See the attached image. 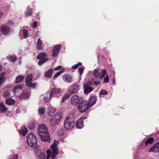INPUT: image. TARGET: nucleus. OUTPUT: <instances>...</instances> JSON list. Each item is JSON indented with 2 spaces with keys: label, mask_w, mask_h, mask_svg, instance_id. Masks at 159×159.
<instances>
[{
  "label": "nucleus",
  "mask_w": 159,
  "mask_h": 159,
  "mask_svg": "<svg viewBox=\"0 0 159 159\" xmlns=\"http://www.w3.org/2000/svg\"><path fill=\"white\" fill-rule=\"evenodd\" d=\"M2 67L0 66V71L1 70ZM4 73H2L0 74V85L2 84L3 82L4 81Z\"/></svg>",
  "instance_id": "393cba45"
},
{
  "label": "nucleus",
  "mask_w": 159,
  "mask_h": 159,
  "mask_svg": "<svg viewBox=\"0 0 159 159\" xmlns=\"http://www.w3.org/2000/svg\"><path fill=\"white\" fill-rule=\"evenodd\" d=\"M32 10L31 9H28V10L25 13V15L26 16H28L31 15L32 14Z\"/></svg>",
  "instance_id": "58836bf2"
},
{
  "label": "nucleus",
  "mask_w": 159,
  "mask_h": 159,
  "mask_svg": "<svg viewBox=\"0 0 159 159\" xmlns=\"http://www.w3.org/2000/svg\"><path fill=\"white\" fill-rule=\"evenodd\" d=\"M80 89V86L77 84H73L69 87L68 91L70 93H76Z\"/></svg>",
  "instance_id": "1a4fd4ad"
},
{
  "label": "nucleus",
  "mask_w": 159,
  "mask_h": 159,
  "mask_svg": "<svg viewBox=\"0 0 159 159\" xmlns=\"http://www.w3.org/2000/svg\"><path fill=\"white\" fill-rule=\"evenodd\" d=\"M1 29L2 32L4 34H8L10 30V28L6 25L2 26Z\"/></svg>",
  "instance_id": "ddd939ff"
},
{
  "label": "nucleus",
  "mask_w": 159,
  "mask_h": 159,
  "mask_svg": "<svg viewBox=\"0 0 159 159\" xmlns=\"http://www.w3.org/2000/svg\"><path fill=\"white\" fill-rule=\"evenodd\" d=\"M29 96V94L28 93L26 92L25 93H23L22 95L19 97V98L20 99H23L24 98H27Z\"/></svg>",
  "instance_id": "bb28decb"
},
{
  "label": "nucleus",
  "mask_w": 159,
  "mask_h": 159,
  "mask_svg": "<svg viewBox=\"0 0 159 159\" xmlns=\"http://www.w3.org/2000/svg\"><path fill=\"white\" fill-rule=\"evenodd\" d=\"M83 101V98L82 97L75 95L71 99V103L73 105H77V104H80Z\"/></svg>",
  "instance_id": "0eeeda50"
},
{
  "label": "nucleus",
  "mask_w": 159,
  "mask_h": 159,
  "mask_svg": "<svg viewBox=\"0 0 159 159\" xmlns=\"http://www.w3.org/2000/svg\"><path fill=\"white\" fill-rule=\"evenodd\" d=\"M103 81L105 83H108L109 78L107 75L106 77L104 79Z\"/></svg>",
  "instance_id": "c03bdc74"
},
{
  "label": "nucleus",
  "mask_w": 159,
  "mask_h": 159,
  "mask_svg": "<svg viewBox=\"0 0 159 159\" xmlns=\"http://www.w3.org/2000/svg\"><path fill=\"white\" fill-rule=\"evenodd\" d=\"M42 42L40 39H39L37 43V48L38 49H42Z\"/></svg>",
  "instance_id": "aec40b11"
},
{
  "label": "nucleus",
  "mask_w": 159,
  "mask_h": 159,
  "mask_svg": "<svg viewBox=\"0 0 159 159\" xmlns=\"http://www.w3.org/2000/svg\"><path fill=\"white\" fill-rule=\"evenodd\" d=\"M48 94V96H47V97L45 96L44 97V101L46 102H48L50 100V98L52 96H51V94L49 93H47V95Z\"/></svg>",
  "instance_id": "c756f323"
},
{
  "label": "nucleus",
  "mask_w": 159,
  "mask_h": 159,
  "mask_svg": "<svg viewBox=\"0 0 159 159\" xmlns=\"http://www.w3.org/2000/svg\"><path fill=\"white\" fill-rule=\"evenodd\" d=\"M56 109L51 106H49L48 109V114L50 116L52 115L55 112Z\"/></svg>",
  "instance_id": "4be33fe9"
},
{
  "label": "nucleus",
  "mask_w": 159,
  "mask_h": 159,
  "mask_svg": "<svg viewBox=\"0 0 159 159\" xmlns=\"http://www.w3.org/2000/svg\"><path fill=\"white\" fill-rule=\"evenodd\" d=\"M91 84V82H88L84 84V91L86 93H88L92 90L93 88L89 86Z\"/></svg>",
  "instance_id": "9d476101"
},
{
  "label": "nucleus",
  "mask_w": 159,
  "mask_h": 159,
  "mask_svg": "<svg viewBox=\"0 0 159 159\" xmlns=\"http://www.w3.org/2000/svg\"><path fill=\"white\" fill-rule=\"evenodd\" d=\"M107 92L105 90H102L100 94V96L102 97L103 95L107 94Z\"/></svg>",
  "instance_id": "79ce46f5"
},
{
  "label": "nucleus",
  "mask_w": 159,
  "mask_h": 159,
  "mask_svg": "<svg viewBox=\"0 0 159 159\" xmlns=\"http://www.w3.org/2000/svg\"><path fill=\"white\" fill-rule=\"evenodd\" d=\"M97 98L95 97H91L89 99V102L87 103L91 107L96 102Z\"/></svg>",
  "instance_id": "2eb2a0df"
},
{
  "label": "nucleus",
  "mask_w": 159,
  "mask_h": 159,
  "mask_svg": "<svg viewBox=\"0 0 159 159\" xmlns=\"http://www.w3.org/2000/svg\"><path fill=\"white\" fill-rule=\"evenodd\" d=\"M81 65V63H78V64H76L75 65L73 66L72 67V68L73 69H76L78 67L79 65Z\"/></svg>",
  "instance_id": "a18cd8bd"
},
{
  "label": "nucleus",
  "mask_w": 159,
  "mask_h": 159,
  "mask_svg": "<svg viewBox=\"0 0 159 159\" xmlns=\"http://www.w3.org/2000/svg\"><path fill=\"white\" fill-rule=\"evenodd\" d=\"M53 69H51L46 72L45 76L46 77L48 78H51L52 76V73L53 72Z\"/></svg>",
  "instance_id": "6ab92c4d"
},
{
  "label": "nucleus",
  "mask_w": 159,
  "mask_h": 159,
  "mask_svg": "<svg viewBox=\"0 0 159 159\" xmlns=\"http://www.w3.org/2000/svg\"><path fill=\"white\" fill-rule=\"evenodd\" d=\"M93 84L95 85H98L100 84V82L99 81H94Z\"/></svg>",
  "instance_id": "de8ad7c7"
},
{
  "label": "nucleus",
  "mask_w": 159,
  "mask_h": 159,
  "mask_svg": "<svg viewBox=\"0 0 159 159\" xmlns=\"http://www.w3.org/2000/svg\"><path fill=\"white\" fill-rule=\"evenodd\" d=\"M3 13L0 11V18L3 16Z\"/></svg>",
  "instance_id": "864d4df0"
},
{
  "label": "nucleus",
  "mask_w": 159,
  "mask_h": 159,
  "mask_svg": "<svg viewBox=\"0 0 159 159\" xmlns=\"http://www.w3.org/2000/svg\"><path fill=\"white\" fill-rule=\"evenodd\" d=\"M62 117V114L60 112L57 113L53 116V118L55 119L56 121L58 122L59 121L61 120Z\"/></svg>",
  "instance_id": "a211bd4d"
},
{
  "label": "nucleus",
  "mask_w": 159,
  "mask_h": 159,
  "mask_svg": "<svg viewBox=\"0 0 159 159\" xmlns=\"http://www.w3.org/2000/svg\"><path fill=\"white\" fill-rule=\"evenodd\" d=\"M63 68L61 66H59L54 68V70H58L60 69H61Z\"/></svg>",
  "instance_id": "49530a36"
},
{
  "label": "nucleus",
  "mask_w": 159,
  "mask_h": 159,
  "mask_svg": "<svg viewBox=\"0 0 159 159\" xmlns=\"http://www.w3.org/2000/svg\"><path fill=\"white\" fill-rule=\"evenodd\" d=\"M61 92V89L56 87H54L52 88L51 90V92L49 93L51 96H55L56 95L60 93Z\"/></svg>",
  "instance_id": "9b49d317"
},
{
  "label": "nucleus",
  "mask_w": 159,
  "mask_h": 159,
  "mask_svg": "<svg viewBox=\"0 0 159 159\" xmlns=\"http://www.w3.org/2000/svg\"><path fill=\"white\" fill-rule=\"evenodd\" d=\"M27 132V129L25 127H24L19 131L20 133L24 136H25L26 135Z\"/></svg>",
  "instance_id": "a878e982"
},
{
  "label": "nucleus",
  "mask_w": 159,
  "mask_h": 159,
  "mask_svg": "<svg viewBox=\"0 0 159 159\" xmlns=\"http://www.w3.org/2000/svg\"><path fill=\"white\" fill-rule=\"evenodd\" d=\"M60 48V46L57 45L54 47L52 51V56L54 57L57 56L59 51Z\"/></svg>",
  "instance_id": "f8f14e48"
},
{
  "label": "nucleus",
  "mask_w": 159,
  "mask_h": 159,
  "mask_svg": "<svg viewBox=\"0 0 159 159\" xmlns=\"http://www.w3.org/2000/svg\"><path fill=\"white\" fill-rule=\"evenodd\" d=\"M45 111V109L44 108H40L39 110V113L40 115L43 114L44 113Z\"/></svg>",
  "instance_id": "4c0bfd02"
},
{
  "label": "nucleus",
  "mask_w": 159,
  "mask_h": 159,
  "mask_svg": "<svg viewBox=\"0 0 159 159\" xmlns=\"http://www.w3.org/2000/svg\"><path fill=\"white\" fill-rule=\"evenodd\" d=\"M38 133L42 141L44 142H49L50 139L49 136L46 135V138L44 139L43 134H47L48 133L47 128L44 124H42L39 125L38 128Z\"/></svg>",
  "instance_id": "f03ea898"
},
{
  "label": "nucleus",
  "mask_w": 159,
  "mask_h": 159,
  "mask_svg": "<svg viewBox=\"0 0 159 159\" xmlns=\"http://www.w3.org/2000/svg\"><path fill=\"white\" fill-rule=\"evenodd\" d=\"M2 96L4 98H7L9 97L10 96V93L9 91H4L3 93Z\"/></svg>",
  "instance_id": "cd10ccee"
},
{
  "label": "nucleus",
  "mask_w": 159,
  "mask_h": 159,
  "mask_svg": "<svg viewBox=\"0 0 159 159\" xmlns=\"http://www.w3.org/2000/svg\"><path fill=\"white\" fill-rule=\"evenodd\" d=\"M63 80L65 82L70 83L71 82L72 78L70 75L66 74L63 75Z\"/></svg>",
  "instance_id": "4468645a"
},
{
  "label": "nucleus",
  "mask_w": 159,
  "mask_h": 159,
  "mask_svg": "<svg viewBox=\"0 0 159 159\" xmlns=\"http://www.w3.org/2000/svg\"><path fill=\"white\" fill-rule=\"evenodd\" d=\"M153 140L154 139L152 138H149L145 142L146 145H147L148 144L152 143L153 142Z\"/></svg>",
  "instance_id": "f704fd0d"
},
{
  "label": "nucleus",
  "mask_w": 159,
  "mask_h": 159,
  "mask_svg": "<svg viewBox=\"0 0 159 159\" xmlns=\"http://www.w3.org/2000/svg\"><path fill=\"white\" fill-rule=\"evenodd\" d=\"M18 110H17L16 111V112H18Z\"/></svg>",
  "instance_id": "6e6d98bb"
},
{
  "label": "nucleus",
  "mask_w": 159,
  "mask_h": 159,
  "mask_svg": "<svg viewBox=\"0 0 159 159\" xmlns=\"http://www.w3.org/2000/svg\"><path fill=\"white\" fill-rule=\"evenodd\" d=\"M65 70V69L64 68H62L61 70V71L57 72L56 74L54 77L53 78H56L57 77H58L59 75H60Z\"/></svg>",
  "instance_id": "c85d7f7f"
},
{
  "label": "nucleus",
  "mask_w": 159,
  "mask_h": 159,
  "mask_svg": "<svg viewBox=\"0 0 159 159\" xmlns=\"http://www.w3.org/2000/svg\"><path fill=\"white\" fill-rule=\"evenodd\" d=\"M32 74L29 75L26 77L25 80L26 84L27 86L31 87L33 88H35L36 84V83H32Z\"/></svg>",
  "instance_id": "423d86ee"
},
{
  "label": "nucleus",
  "mask_w": 159,
  "mask_h": 159,
  "mask_svg": "<svg viewBox=\"0 0 159 159\" xmlns=\"http://www.w3.org/2000/svg\"><path fill=\"white\" fill-rule=\"evenodd\" d=\"M37 24V22H34V23L32 24V26L34 28H35Z\"/></svg>",
  "instance_id": "09e8293b"
},
{
  "label": "nucleus",
  "mask_w": 159,
  "mask_h": 159,
  "mask_svg": "<svg viewBox=\"0 0 159 159\" xmlns=\"http://www.w3.org/2000/svg\"><path fill=\"white\" fill-rule=\"evenodd\" d=\"M107 71L105 69L102 70L101 72V75L100 76V78L102 79L105 76H107Z\"/></svg>",
  "instance_id": "2f4dec72"
},
{
  "label": "nucleus",
  "mask_w": 159,
  "mask_h": 159,
  "mask_svg": "<svg viewBox=\"0 0 159 159\" xmlns=\"http://www.w3.org/2000/svg\"><path fill=\"white\" fill-rule=\"evenodd\" d=\"M93 74L95 76L98 77L100 75V73L98 70L95 69L94 71Z\"/></svg>",
  "instance_id": "c9c22d12"
},
{
  "label": "nucleus",
  "mask_w": 159,
  "mask_h": 159,
  "mask_svg": "<svg viewBox=\"0 0 159 159\" xmlns=\"http://www.w3.org/2000/svg\"><path fill=\"white\" fill-rule=\"evenodd\" d=\"M46 135V134H43V136H44V139L46 138V137H45V136ZM47 135H48L49 136V138H50V136L48 134V133H47ZM49 139H50V138H49Z\"/></svg>",
  "instance_id": "603ef678"
},
{
  "label": "nucleus",
  "mask_w": 159,
  "mask_h": 159,
  "mask_svg": "<svg viewBox=\"0 0 159 159\" xmlns=\"http://www.w3.org/2000/svg\"><path fill=\"white\" fill-rule=\"evenodd\" d=\"M18 110H17L16 111V112H18Z\"/></svg>",
  "instance_id": "4d7b16f0"
},
{
  "label": "nucleus",
  "mask_w": 159,
  "mask_h": 159,
  "mask_svg": "<svg viewBox=\"0 0 159 159\" xmlns=\"http://www.w3.org/2000/svg\"><path fill=\"white\" fill-rule=\"evenodd\" d=\"M46 57L47 55L44 53H41L38 55L37 57V58L41 59L38 62V64L39 65H42L48 60V59L45 58Z\"/></svg>",
  "instance_id": "6e6552de"
},
{
  "label": "nucleus",
  "mask_w": 159,
  "mask_h": 159,
  "mask_svg": "<svg viewBox=\"0 0 159 159\" xmlns=\"http://www.w3.org/2000/svg\"><path fill=\"white\" fill-rule=\"evenodd\" d=\"M15 101L14 100H13L11 98L7 99L6 100V103L9 105H13L15 103Z\"/></svg>",
  "instance_id": "412c9836"
},
{
  "label": "nucleus",
  "mask_w": 159,
  "mask_h": 159,
  "mask_svg": "<svg viewBox=\"0 0 159 159\" xmlns=\"http://www.w3.org/2000/svg\"><path fill=\"white\" fill-rule=\"evenodd\" d=\"M159 147V142L157 143L154 145L152 148L149 150V152H157V151H158V147Z\"/></svg>",
  "instance_id": "f3484780"
},
{
  "label": "nucleus",
  "mask_w": 159,
  "mask_h": 159,
  "mask_svg": "<svg viewBox=\"0 0 159 159\" xmlns=\"http://www.w3.org/2000/svg\"><path fill=\"white\" fill-rule=\"evenodd\" d=\"M28 127L30 129H34V123L33 122L30 123L28 124Z\"/></svg>",
  "instance_id": "a19ab883"
},
{
  "label": "nucleus",
  "mask_w": 159,
  "mask_h": 159,
  "mask_svg": "<svg viewBox=\"0 0 159 159\" xmlns=\"http://www.w3.org/2000/svg\"><path fill=\"white\" fill-rule=\"evenodd\" d=\"M70 94L68 93L65 94L63 97L62 98L61 101V103H63L64 102L65 99H67L70 96Z\"/></svg>",
  "instance_id": "e433bc0d"
},
{
  "label": "nucleus",
  "mask_w": 159,
  "mask_h": 159,
  "mask_svg": "<svg viewBox=\"0 0 159 159\" xmlns=\"http://www.w3.org/2000/svg\"><path fill=\"white\" fill-rule=\"evenodd\" d=\"M84 71V68H79V72L80 74V75L81 76Z\"/></svg>",
  "instance_id": "37998d69"
},
{
  "label": "nucleus",
  "mask_w": 159,
  "mask_h": 159,
  "mask_svg": "<svg viewBox=\"0 0 159 159\" xmlns=\"http://www.w3.org/2000/svg\"><path fill=\"white\" fill-rule=\"evenodd\" d=\"M83 118H80L77 121L76 123L77 127L79 128H81L83 126Z\"/></svg>",
  "instance_id": "dca6fc26"
},
{
  "label": "nucleus",
  "mask_w": 159,
  "mask_h": 159,
  "mask_svg": "<svg viewBox=\"0 0 159 159\" xmlns=\"http://www.w3.org/2000/svg\"><path fill=\"white\" fill-rule=\"evenodd\" d=\"M10 22H11V23H12V21H10ZM10 24H11V23L10 22H8Z\"/></svg>",
  "instance_id": "5fc2aeb1"
},
{
  "label": "nucleus",
  "mask_w": 159,
  "mask_h": 159,
  "mask_svg": "<svg viewBox=\"0 0 159 159\" xmlns=\"http://www.w3.org/2000/svg\"><path fill=\"white\" fill-rule=\"evenodd\" d=\"M60 131H61V132L60 133H59V132H58V134H59V135H62L63 134V131L62 130H60Z\"/></svg>",
  "instance_id": "3c124183"
},
{
  "label": "nucleus",
  "mask_w": 159,
  "mask_h": 159,
  "mask_svg": "<svg viewBox=\"0 0 159 159\" xmlns=\"http://www.w3.org/2000/svg\"><path fill=\"white\" fill-rule=\"evenodd\" d=\"M22 87L21 85H17L16 86L14 89L15 93H16L21 90Z\"/></svg>",
  "instance_id": "b1692460"
},
{
  "label": "nucleus",
  "mask_w": 159,
  "mask_h": 159,
  "mask_svg": "<svg viewBox=\"0 0 159 159\" xmlns=\"http://www.w3.org/2000/svg\"><path fill=\"white\" fill-rule=\"evenodd\" d=\"M58 143V141L54 140L53 143L51 146V149L46 151V153L44 151L41 152L39 155V159H49L51 157V159H54L58 153V148L57 146Z\"/></svg>",
  "instance_id": "f257e3e1"
},
{
  "label": "nucleus",
  "mask_w": 159,
  "mask_h": 159,
  "mask_svg": "<svg viewBox=\"0 0 159 159\" xmlns=\"http://www.w3.org/2000/svg\"><path fill=\"white\" fill-rule=\"evenodd\" d=\"M24 78V76H19L16 78V83H18L22 81Z\"/></svg>",
  "instance_id": "72a5a7b5"
},
{
  "label": "nucleus",
  "mask_w": 159,
  "mask_h": 159,
  "mask_svg": "<svg viewBox=\"0 0 159 159\" xmlns=\"http://www.w3.org/2000/svg\"><path fill=\"white\" fill-rule=\"evenodd\" d=\"M90 107L87 102H84V101L78 107V110L82 113L86 111Z\"/></svg>",
  "instance_id": "39448f33"
},
{
  "label": "nucleus",
  "mask_w": 159,
  "mask_h": 159,
  "mask_svg": "<svg viewBox=\"0 0 159 159\" xmlns=\"http://www.w3.org/2000/svg\"><path fill=\"white\" fill-rule=\"evenodd\" d=\"M23 37L24 38H27L28 36V33L27 30H23Z\"/></svg>",
  "instance_id": "ea45409f"
},
{
  "label": "nucleus",
  "mask_w": 159,
  "mask_h": 159,
  "mask_svg": "<svg viewBox=\"0 0 159 159\" xmlns=\"http://www.w3.org/2000/svg\"><path fill=\"white\" fill-rule=\"evenodd\" d=\"M26 141L28 145L31 147H34L37 145V141L35 137L32 133L28 134Z\"/></svg>",
  "instance_id": "20e7f679"
},
{
  "label": "nucleus",
  "mask_w": 159,
  "mask_h": 159,
  "mask_svg": "<svg viewBox=\"0 0 159 159\" xmlns=\"http://www.w3.org/2000/svg\"><path fill=\"white\" fill-rule=\"evenodd\" d=\"M58 122L56 121L55 119L53 118L52 117V119L51 120L50 124L52 126H54L55 124H58Z\"/></svg>",
  "instance_id": "473e14b6"
},
{
  "label": "nucleus",
  "mask_w": 159,
  "mask_h": 159,
  "mask_svg": "<svg viewBox=\"0 0 159 159\" xmlns=\"http://www.w3.org/2000/svg\"><path fill=\"white\" fill-rule=\"evenodd\" d=\"M7 110V108L5 107L3 103H0V112H4Z\"/></svg>",
  "instance_id": "5701e85b"
},
{
  "label": "nucleus",
  "mask_w": 159,
  "mask_h": 159,
  "mask_svg": "<svg viewBox=\"0 0 159 159\" xmlns=\"http://www.w3.org/2000/svg\"><path fill=\"white\" fill-rule=\"evenodd\" d=\"M18 159V156L17 155H15L11 159Z\"/></svg>",
  "instance_id": "8fccbe9b"
},
{
  "label": "nucleus",
  "mask_w": 159,
  "mask_h": 159,
  "mask_svg": "<svg viewBox=\"0 0 159 159\" xmlns=\"http://www.w3.org/2000/svg\"><path fill=\"white\" fill-rule=\"evenodd\" d=\"M7 58L10 61L14 62L16 60V57L15 56L10 55L7 57Z\"/></svg>",
  "instance_id": "7c9ffc66"
},
{
  "label": "nucleus",
  "mask_w": 159,
  "mask_h": 159,
  "mask_svg": "<svg viewBox=\"0 0 159 159\" xmlns=\"http://www.w3.org/2000/svg\"><path fill=\"white\" fill-rule=\"evenodd\" d=\"M72 115H69L66 117L64 123V127L67 130L72 129L74 126V119Z\"/></svg>",
  "instance_id": "7ed1b4c3"
}]
</instances>
